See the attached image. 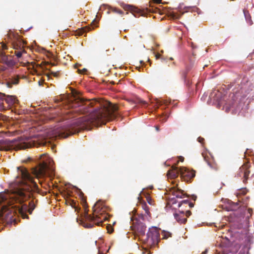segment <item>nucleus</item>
Segmentation results:
<instances>
[{"label":"nucleus","mask_w":254,"mask_h":254,"mask_svg":"<svg viewBox=\"0 0 254 254\" xmlns=\"http://www.w3.org/2000/svg\"><path fill=\"white\" fill-rule=\"evenodd\" d=\"M204 159L205 160V161L207 162L208 165L210 167V168H213V165L211 163V162L210 161H208L206 158L205 157L204 158Z\"/></svg>","instance_id":"nucleus-36"},{"label":"nucleus","mask_w":254,"mask_h":254,"mask_svg":"<svg viewBox=\"0 0 254 254\" xmlns=\"http://www.w3.org/2000/svg\"><path fill=\"white\" fill-rule=\"evenodd\" d=\"M11 141L8 139H0V150H6L8 145H10Z\"/></svg>","instance_id":"nucleus-18"},{"label":"nucleus","mask_w":254,"mask_h":254,"mask_svg":"<svg viewBox=\"0 0 254 254\" xmlns=\"http://www.w3.org/2000/svg\"><path fill=\"white\" fill-rule=\"evenodd\" d=\"M97 23V21H96V19H94L92 22V24H93L94 23Z\"/></svg>","instance_id":"nucleus-46"},{"label":"nucleus","mask_w":254,"mask_h":254,"mask_svg":"<svg viewBox=\"0 0 254 254\" xmlns=\"http://www.w3.org/2000/svg\"><path fill=\"white\" fill-rule=\"evenodd\" d=\"M183 14V12H171L169 13V16L171 18L175 19L179 18Z\"/></svg>","instance_id":"nucleus-22"},{"label":"nucleus","mask_w":254,"mask_h":254,"mask_svg":"<svg viewBox=\"0 0 254 254\" xmlns=\"http://www.w3.org/2000/svg\"><path fill=\"white\" fill-rule=\"evenodd\" d=\"M244 16H245V17L247 22L250 25H252L253 23L252 20L251 19V16L249 12L246 10H244Z\"/></svg>","instance_id":"nucleus-21"},{"label":"nucleus","mask_w":254,"mask_h":254,"mask_svg":"<svg viewBox=\"0 0 254 254\" xmlns=\"http://www.w3.org/2000/svg\"><path fill=\"white\" fill-rule=\"evenodd\" d=\"M2 48L4 49L6 48V45L5 44H2Z\"/></svg>","instance_id":"nucleus-45"},{"label":"nucleus","mask_w":254,"mask_h":254,"mask_svg":"<svg viewBox=\"0 0 254 254\" xmlns=\"http://www.w3.org/2000/svg\"><path fill=\"white\" fill-rule=\"evenodd\" d=\"M151 106L155 108V110L160 109L164 110L166 108L169 109L171 108L176 106L177 103L172 102L169 100H164L162 99L154 98L150 100Z\"/></svg>","instance_id":"nucleus-9"},{"label":"nucleus","mask_w":254,"mask_h":254,"mask_svg":"<svg viewBox=\"0 0 254 254\" xmlns=\"http://www.w3.org/2000/svg\"><path fill=\"white\" fill-rule=\"evenodd\" d=\"M250 167L251 165L249 163L244 164L239 168L237 173V176L241 178L243 180V182L245 184L247 183L249 179V176L250 173Z\"/></svg>","instance_id":"nucleus-10"},{"label":"nucleus","mask_w":254,"mask_h":254,"mask_svg":"<svg viewBox=\"0 0 254 254\" xmlns=\"http://www.w3.org/2000/svg\"><path fill=\"white\" fill-rule=\"evenodd\" d=\"M240 207L239 203L232 202L231 205V210L233 211L236 210Z\"/></svg>","instance_id":"nucleus-26"},{"label":"nucleus","mask_w":254,"mask_h":254,"mask_svg":"<svg viewBox=\"0 0 254 254\" xmlns=\"http://www.w3.org/2000/svg\"><path fill=\"white\" fill-rule=\"evenodd\" d=\"M207 97V94H206L205 93H204L201 98V100H202V101H205Z\"/></svg>","instance_id":"nucleus-35"},{"label":"nucleus","mask_w":254,"mask_h":254,"mask_svg":"<svg viewBox=\"0 0 254 254\" xmlns=\"http://www.w3.org/2000/svg\"><path fill=\"white\" fill-rule=\"evenodd\" d=\"M105 7V8L107 7L108 8L112 9L114 12H115L116 13H117L118 14H122L123 13V11H122L121 10H119V9H118L116 8H113V7H111V6H109V5H107V4H103V5H102L100 6V7L99 10H101L102 7Z\"/></svg>","instance_id":"nucleus-20"},{"label":"nucleus","mask_w":254,"mask_h":254,"mask_svg":"<svg viewBox=\"0 0 254 254\" xmlns=\"http://www.w3.org/2000/svg\"><path fill=\"white\" fill-rule=\"evenodd\" d=\"M146 230V227L141 222H138L134 226V231L135 233L138 236H143L144 235Z\"/></svg>","instance_id":"nucleus-14"},{"label":"nucleus","mask_w":254,"mask_h":254,"mask_svg":"<svg viewBox=\"0 0 254 254\" xmlns=\"http://www.w3.org/2000/svg\"><path fill=\"white\" fill-rule=\"evenodd\" d=\"M174 215L175 219L179 223L185 224L187 222V217L184 211H179L178 213H175Z\"/></svg>","instance_id":"nucleus-15"},{"label":"nucleus","mask_w":254,"mask_h":254,"mask_svg":"<svg viewBox=\"0 0 254 254\" xmlns=\"http://www.w3.org/2000/svg\"><path fill=\"white\" fill-rule=\"evenodd\" d=\"M38 191L37 183L27 169L17 167V175L10 190L0 193V219L6 221L12 219L14 210L12 205L15 202L22 204L17 210L21 216L28 218L26 212L31 214L35 208L33 193Z\"/></svg>","instance_id":"nucleus-1"},{"label":"nucleus","mask_w":254,"mask_h":254,"mask_svg":"<svg viewBox=\"0 0 254 254\" xmlns=\"http://www.w3.org/2000/svg\"><path fill=\"white\" fill-rule=\"evenodd\" d=\"M155 57L157 59H158L161 58V55L158 53H156L155 54Z\"/></svg>","instance_id":"nucleus-41"},{"label":"nucleus","mask_w":254,"mask_h":254,"mask_svg":"<svg viewBox=\"0 0 254 254\" xmlns=\"http://www.w3.org/2000/svg\"><path fill=\"white\" fill-rule=\"evenodd\" d=\"M136 102L138 104H139L141 106L144 108H147L149 105L148 102H146L145 101L142 100L140 98H137Z\"/></svg>","instance_id":"nucleus-24"},{"label":"nucleus","mask_w":254,"mask_h":254,"mask_svg":"<svg viewBox=\"0 0 254 254\" xmlns=\"http://www.w3.org/2000/svg\"><path fill=\"white\" fill-rule=\"evenodd\" d=\"M86 71H87V69L86 68H83L82 70L78 69V73H80V74H83Z\"/></svg>","instance_id":"nucleus-37"},{"label":"nucleus","mask_w":254,"mask_h":254,"mask_svg":"<svg viewBox=\"0 0 254 254\" xmlns=\"http://www.w3.org/2000/svg\"><path fill=\"white\" fill-rule=\"evenodd\" d=\"M58 75V72H55V74H54V76L57 77Z\"/></svg>","instance_id":"nucleus-47"},{"label":"nucleus","mask_w":254,"mask_h":254,"mask_svg":"<svg viewBox=\"0 0 254 254\" xmlns=\"http://www.w3.org/2000/svg\"><path fill=\"white\" fill-rule=\"evenodd\" d=\"M82 223L83 226L85 228H91L93 227V224L91 223H85V222H84L83 221H82Z\"/></svg>","instance_id":"nucleus-31"},{"label":"nucleus","mask_w":254,"mask_h":254,"mask_svg":"<svg viewBox=\"0 0 254 254\" xmlns=\"http://www.w3.org/2000/svg\"><path fill=\"white\" fill-rule=\"evenodd\" d=\"M140 62L141 64H144V62L142 61H140Z\"/></svg>","instance_id":"nucleus-52"},{"label":"nucleus","mask_w":254,"mask_h":254,"mask_svg":"<svg viewBox=\"0 0 254 254\" xmlns=\"http://www.w3.org/2000/svg\"><path fill=\"white\" fill-rule=\"evenodd\" d=\"M26 111H30V112H32V111H38L37 110H26Z\"/></svg>","instance_id":"nucleus-50"},{"label":"nucleus","mask_w":254,"mask_h":254,"mask_svg":"<svg viewBox=\"0 0 254 254\" xmlns=\"http://www.w3.org/2000/svg\"><path fill=\"white\" fill-rule=\"evenodd\" d=\"M240 78H237L227 85L228 89L233 88V93L230 94L231 99H228L226 95H223L222 93L218 90H214L209 96L207 104L209 105L216 106L219 109L229 111L233 108L235 103L239 100L246 97L249 92L246 91L247 93H243V87Z\"/></svg>","instance_id":"nucleus-2"},{"label":"nucleus","mask_w":254,"mask_h":254,"mask_svg":"<svg viewBox=\"0 0 254 254\" xmlns=\"http://www.w3.org/2000/svg\"><path fill=\"white\" fill-rule=\"evenodd\" d=\"M110 13V11H107V14H109Z\"/></svg>","instance_id":"nucleus-55"},{"label":"nucleus","mask_w":254,"mask_h":254,"mask_svg":"<svg viewBox=\"0 0 254 254\" xmlns=\"http://www.w3.org/2000/svg\"><path fill=\"white\" fill-rule=\"evenodd\" d=\"M197 139H198V141L199 142H200L201 143H203L204 141V139L201 137H199Z\"/></svg>","instance_id":"nucleus-40"},{"label":"nucleus","mask_w":254,"mask_h":254,"mask_svg":"<svg viewBox=\"0 0 254 254\" xmlns=\"http://www.w3.org/2000/svg\"><path fill=\"white\" fill-rule=\"evenodd\" d=\"M192 46V48H194V47H193V44H192V46Z\"/></svg>","instance_id":"nucleus-58"},{"label":"nucleus","mask_w":254,"mask_h":254,"mask_svg":"<svg viewBox=\"0 0 254 254\" xmlns=\"http://www.w3.org/2000/svg\"><path fill=\"white\" fill-rule=\"evenodd\" d=\"M107 229L108 233H111L113 231V229L112 228H111V226L110 225H108L107 226Z\"/></svg>","instance_id":"nucleus-33"},{"label":"nucleus","mask_w":254,"mask_h":254,"mask_svg":"<svg viewBox=\"0 0 254 254\" xmlns=\"http://www.w3.org/2000/svg\"><path fill=\"white\" fill-rule=\"evenodd\" d=\"M184 158L182 156H180V160L182 162L184 161Z\"/></svg>","instance_id":"nucleus-44"},{"label":"nucleus","mask_w":254,"mask_h":254,"mask_svg":"<svg viewBox=\"0 0 254 254\" xmlns=\"http://www.w3.org/2000/svg\"><path fill=\"white\" fill-rule=\"evenodd\" d=\"M163 239H167L169 237H171V234L169 232L163 231L162 232Z\"/></svg>","instance_id":"nucleus-28"},{"label":"nucleus","mask_w":254,"mask_h":254,"mask_svg":"<svg viewBox=\"0 0 254 254\" xmlns=\"http://www.w3.org/2000/svg\"><path fill=\"white\" fill-rule=\"evenodd\" d=\"M32 114L35 116H38L39 119L38 120L42 122H47L48 121H54L55 122H60L61 121L66 120L68 119H71V121H68L66 123V125H64L61 127H57L54 129V135L56 136H59L62 137H66L68 135H70L72 134H74L75 133H72L70 131L72 130V129H70L68 130H65L64 131H60L61 132H58L59 130H61L62 127H70L71 125V123H72V121L75 120L76 119H73L74 117L73 115V112H67L66 114L64 115H59L55 114H49V112H48V114H38L39 112H32Z\"/></svg>","instance_id":"nucleus-5"},{"label":"nucleus","mask_w":254,"mask_h":254,"mask_svg":"<svg viewBox=\"0 0 254 254\" xmlns=\"http://www.w3.org/2000/svg\"><path fill=\"white\" fill-rule=\"evenodd\" d=\"M161 115L162 116H161L160 115H158L157 116L160 118V120L162 122L166 121L169 117L168 115H167L166 114H164V113H162Z\"/></svg>","instance_id":"nucleus-27"},{"label":"nucleus","mask_w":254,"mask_h":254,"mask_svg":"<svg viewBox=\"0 0 254 254\" xmlns=\"http://www.w3.org/2000/svg\"><path fill=\"white\" fill-rule=\"evenodd\" d=\"M110 208L106 206L103 202L98 201L93 207V215H89L88 212L85 214L86 221L93 222L95 225L101 226L104 221L107 220L111 216L108 212Z\"/></svg>","instance_id":"nucleus-6"},{"label":"nucleus","mask_w":254,"mask_h":254,"mask_svg":"<svg viewBox=\"0 0 254 254\" xmlns=\"http://www.w3.org/2000/svg\"><path fill=\"white\" fill-rule=\"evenodd\" d=\"M147 243L152 245H157L159 241L160 233L156 228L150 229L147 234Z\"/></svg>","instance_id":"nucleus-11"},{"label":"nucleus","mask_w":254,"mask_h":254,"mask_svg":"<svg viewBox=\"0 0 254 254\" xmlns=\"http://www.w3.org/2000/svg\"><path fill=\"white\" fill-rule=\"evenodd\" d=\"M98 254H104V253H99Z\"/></svg>","instance_id":"nucleus-56"},{"label":"nucleus","mask_w":254,"mask_h":254,"mask_svg":"<svg viewBox=\"0 0 254 254\" xmlns=\"http://www.w3.org/2000/svg\"><path fill=\"white\" fill-rule=\"evenodd\" d=\"M93 28V27H92L91 25H88L87 26L85 27L82 29L79 30V32L78 34L79 35H81L83 33L91 30Z\"/></svg>","instance_id":"nucleus-23"},{"label":"nucleus","mask_w":254,"mask_h":254,"mask_svg":"<svg viewBox=\"0 0 254 254\" xmlns=\"http://www.w3.org/2000/svg\"><path fill=\"white\" fill-rule=\"evenodd\" d=\"M155 128H156V130L157 131H159V128L158 126H156V127H155Z\"/></svg>","instance_id":"nucleus-49"},{"label":"nucleus","mask_w":254,"mask_h":254,"mask_svg":"<svg viewBox=\"0 0 254 254\" xmlns=\"http://www.w3.org/2000/svg\"><path fill=\"white\" fill-rule=\"evenodd\" d=\"M55 74V72L54 71H50V73H49V75H48V76H54V74Z\"/></svg>","instance_id":"nucleus-42"},{"label":"nucleus","mask_w":254,"mask_h":254,"mask_svg":"<svg viewBox=\"0 0 254 254\" xmlns=\"http://www.w3.org/2000/svg\"><path fill=\"white\" fill-rule=\"evenodd\" d=\"M181 168L178 169L176 166L172 167V170L168 171L167 176L169 178L173 179L175 178L180 174Z\"/></svg>","instance_id":"nucleus-16"},{"label":"nucleus","mask_w":254,"mask_h":254,"mask_svg":"<svg viewBox=\"0 0 254 254\" xmlns=\"http://www.w3.org/2000/svg\"><path fill=\"white\" fill-rule=\"evenodd\" d=\"M251 179L253 181V183L254 184V173L252 175L251 177Z\"/></svg>","instance_id":"nucleus-43"},{"label":"nucleus","mask_w":254,"mask_h":254,"mask_svg":"<svg viewBox=\"0 0 254 254\" xmlns=\"http://www.w3.org/2000/svg\"><path fill=\"white\" fill-rule=\"evenodd\" d=\"M142 207L143 209L144 210L145 213L147 215H149L150 214L149 208L148 206L147 205V204L146 203L143 204L142 205Z\"/></svg>","instance_id":"nucleus-29"},{"label":"nucleus","mask_w":254,"mask_h":254,"mask_svg":"<svg viewBox=\"0 0 254 254\" xmlns=\"http://www.w3.org/2000/svg\"><path fill=\"white\" fill-rule=\"evenodd\" d=\"M191 212L190 210H187L186 213H185V215L186 216L187 218L190 215Z\"/></svg>","instance_id":"nucleus-39"},{"label":"nucleus","mask_w":254,"mask_h":254,"mask_svg":"<svg viewBox=\"0 0 254 254\" xmlns=\"http://www.w3.org/2000/svg\"><path fill=\"white\" fill-rule=\"evenodd\" d=\"M172 194L177 198H182L185 197L186 194L184 192V191L179 189H174L172 191Z\"/></svg>","instance_id":"nucleus-17"},{"label":"nucleus","mask_w":254,"mask_h":254,"mask_svg":"<svg viewBox=\"0 0 254 254\" xmlns=\"http://www.w3.org/2000/svg\"><path fill=\"white\" fill-rule=\"evenodd\" d=\"M120 4L125 10L130 9L132 7L131 5L127 4L123 2H122Z\"/></svg>","instance_id":"nucleus-30"},{"label":"nucleus","mask_w":254,"mask_h":254,"mask_svg":"<svg viewBox=\"0 0 254 254\" xmlns=\"http://www.w3.org/2000/svg\"><path fill=\"white\" fill-rule=\"evenodd\" d=\"M180 175L181 178L186 182H191L195 176V171L190 170L186 167H181Z\"/></svg>","instance_id":"nucleus-13"},{"label":"nucleus","mask_w":254,"mask_h":254,"mask_svg":"<svg viewBox=\"0 0 254 254\" xmlns=\"http://www.w3.org/2000/svg\"><path fill=\"white\" fill-rule=\"evenodd\" d=\"M187 70H189V68L188 67H187Z\"/></svg>","instance_id":"nucleus-59"},{"label":"nucleus","mask_w":254,"mask_h":254,"mask_svg":"<svg viewBox=\"0 0 254 254\" xmlns=\"http://www.w3.org/2000/svg\"><path fill=\"white\" fill-rule=\"evenodd\" d=\"M42 82H41V81H39V85H42Z\"/></svg>","instance_id":"nucleus-51"},{"label":"nucleus","mask_w":254,"mask_h":254,"mask_svg":"<svg viewBox=\"0 0 254 254\" xmlns=\"http://www.w3.org/2000/svg\"><path fill=\"white\" fill-rule=\"evenodd\" d=\"M170 60H173V59L172 58H170Z\"/></svg>","instance_id":"nucleus-57"},{"label":"nucleus","mask_w":254,"mask_h":254,"mask_svg":"<svg viewBox=\"0 0 254 254\" xmlns=\"http://www.w3.org/2000/svg\"><path fill=\"white\" fill-rule=\"evenodd\" d=\"M154 1L156 2L160 3V2H161V0H154Z\"/></svg>","instance_id":"nucleus-48"},{"label":"nucleus","mask_w":254,"mask_h":254,"mask_svg":"<svg viewBox=\"0 0 254 254\" xmlns=\"http://www.w3.org/2000/svg\"><path fill=\"white\" fill-rule=\"evenodd\" d=\"M15 55L18 58H20L22 57V53L20 51H18L16 53Z\"/></svg>","instance_id":"nucleus-34"},{"label":"nucleus","mask_w":254,"mask_h":254,"mask_svg":"<svg viewBox=\"0 0 254 254\" xmlns=\"http://www.w3.org/2000/svg\"><path fill=\"white\" fill-rule=\"evenodd\" d=\"M5 101L8 106L11 109V111H17L16 106L18 105V102L16 97L12 95H5L0 93V111H5L3 106V101Z\"/></svg>","instance_id":"nucleus-8"},{"label":"nucleus","mask_w":254,"mask_h":254,"mask_svg":"<svg viewBox=\"0 0 254 254\" xmlns=\"http://www.w3.org/2000/svg\"><path fill=\"white\" fill-rule=\"evenodd\" d=\"M191 212L190 210H187L186 213H185V215L186 216L187 218L190 215Z\"/></svg>","instance_id":"nucleus-38"},{"label":"nucleus","mask_w":254,"mask_h":254,"mask_svg":"<svg viewBox=\"0 0 254 254\" xmlns=\"http://www.w3.org/2000/svg\"><path fill=\"white\" fill-rule=\"evenodd\" d=\"M57 106H63L65 109L76 106L80 108L74 111H118V106L104 99L85 100L81 99L78 103H72L68 96L61 95L55 99Z\"/></svg>","instance_id":"nucleus-3"},{"label":"nucleus","mask_w":254,"mask_h":254,"mask_svg":"<svg viewBox=\"0 0 254 254\" xmlns=\"http://www.w3.org/2000/svg\"><path fill=\"white\" fill-rule=\"evenodd\" d=\"M141 15H142V16H145V13H142V14H141Z\"/></svg>","instance_id":"nucleus-53"},{"label":"nucleus","mask_w":254,"mask_h":254,"mask_svg":"<svg viewBox=\"0 0 254 254\" xmlns=\"http://www.w3.org/2000/svg\"><path fill=\"white\" fill-rule=\"evenodd\" d=\"M174 198H172V203L174 204L177 202H178L179 203V204H178L179 207H180L183 204L189 205V207L190 208H191L193 206V204L191 202H190L188 199L183 200H182L181 201H179V202L177 201L176 200H174Z\"/></svg>","instance_id":"nucleus-19"},{"label":"nucleus","mask_w":254,"mask_h":254,"mask_svg":"<svg viewBox=\"0 0 254 254\" xmlns=\"http://www.w3.org/2000/svg\"><path fill=\"white\" fill-rule=\"evenodd\" d=\"M241 238L244 239L245 244L240 252L239 254H249V249L252 243V237L248 234L246 230H244V233L242 234Z\"/></svg>","instance_id":"nucleus-12"},{"label":"nucleus","mask_w":254,"mask_h":254,"mask_svg":"<svg viewBox=\"0 0 254 254\" xmlns=\"http://www.w3.org/2000/svg\"><path fill=\"white\" fill-rule=\"evenodd\" d=\"M247 192V190L245 188L242 190H240L239 194H242V195H245Z\"/></svg>","instance_id":"nucleus-32"},{"label":"nucleus","mask_w":254,"mask_h":254,"mask_svg":"<svg viewBox=\"0 0 254 254\" xmlns=\"http://www.w3.org/2000/svg\"><path fill=\"white\" fill-rule=\"evenodd\" d=\"M18 82V78L14 77L12 78L11 81L6 82V85L8 88H11L13 84H17Z\"/></svg>","instance_id":"nucleus-25"},{"label":"nucleus","mask_w":254,"mask_h":254,"mask_svg":"<svg viewBox=\"0 0 254 254\" xmlns=\"http://www.w3.org/2000/svg\"><path fill=\"white\" fill-rule=\"evenodd\" d=\"M40 159L39 163L32 169V174L39 180L47 177H53L55 169L51 159L46 154H43Z\"/></svg>","instance_id":"nucleus-7"},{"label":"nucleus","mask_w":254,"mask_h":254,"mask_svg":"<svg viewBox=\"0 0 254 254\" xmlns=\"http://www.w3.org/2000/svg\"><path fill=\"white\" fill-rule=\"evenodd\" d=\"M196 196H194V198H193V199L195 200L196 199Z\"/></svg>","instance_id":"nucleus-54"},{"label":"nucleus","mask_w":254,"mask_h":254,"mask_svg":"<svg viewBox=\"0 0 254 254\" xmlns=\"http://www.w3.org/2000/svg\"><path fill=\"white\" fill-rule=\"evenodd\" d=\"M120 116L119 112H90L86 116L73 120L70 127H62L58 132L72 129L71 133H77L80 129H90L92 126L105 124L106 122L113 121Z\"/></svg>","instance_id":"nucleus-4"}]
</instances>
